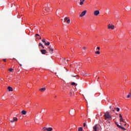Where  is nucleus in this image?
<instances>
[{
  "mask_svg": "<svg viewBox=\"0 0 131 131\" xmlns=\"http://www.w3.org/2000/svg\"><path fill=\"white\" fill-rule=\"evenodd\" d=\"M104 118L106 120H111L112 119V117H111V116L110 115V114L108 113V112H106L104 114Z\"/></svg>",
  "mask_w": 131,
  "mask_h": 131,
  "instance_id": "nucleus-1",
  "label": "nucleus"
},
{
  "mask_svg": "<svg viewBox=\"0 0 131 131\" xmlns=\"http://www.w3.org/2000/svg\"><path fill=\"white\" fill-rule=\"evenodd\" d=\"M115 27V25H111L110 24H108L107 25V28L108 29H112V30H113L114 29Z\"/></svg>",
  "mask_w": 131,
  "mask_h": 131,
  "instance_id": "nucleus-2",
  "label": "nucleus"
},
{
  "mask_svg": "<svg viewBox=\"0 0 131 131\" xmlns=\"http://www.w3.org/2000/svg\"><path fill=\"white\" fill-rule=\"evenodd\" d=\"M94 16H99L100 15V11L99 10H96L94 12Z\"/></svg>",
  "mask_w": 131,
  "mask_h": 131,
  "instance_id": "nucleus-3",
  "label": "nucleus"
},
{
  "mask_svg": "<svg viewBox=\"0 0 131 131\" xmlns=\"http://www.w3.org/2000/svg\"><path fill=\"white\" fill-rule=\"evenodd\" d=\"M85 14H86V10L83 11L81 14L79 15L80 17H83L84 16H85Z\"/></svg>",
  "mask_w": 131,
  "mask_h": 131,
  "instance_id": "nucleus-4",
  "label": "nucleus"
},
{
  "mask_svg": "<svg viewBox=\"0 0 131 131\" xmlns=\"http://www.w3.org/2000/svg\"><path fill=\"white\" fill-rule=\"evenodd\" d=\"M18 119L16 117H14L13 119L12 120H10V122H11L12 123H13V122H15L16 121H17Z\"/></svg>",
  "mask_w": 131,
  "mask_h": 131,
  "instance_id": "nucleus-5",
  "label": "nucleus"
},
{
  "mask_svg": "<svg viewBox=\"0 0 131 131\" xmlns=\"http://www.w3.org/2000/svg\"><path fill=\"white\" fill-rule=\"evenodd\" d=\"M49 53H50L51 54H53V52H54V49L52 48L51 46L49 47Z\"/></svg>",
  "mask_w": 131,
  "mask_h": 131,
  "instance_id": "nucleus-6",
  "label": "nucleus"
},
{
  "mask_svg": "<svg viewBox=\"0 0 131 131\" xmlns=\"http://www.w3.org/2000/svg\"><path fill=\"white\" fill-rule=\"evenodd\" d=\"M79 1H80V3H79L80 6H82L84 2H85V0H79Z\"/></svg>",
  "mask_w": 131,
  "mask_h": 131,
  "instance_id": "nucleus-7",
  "label": "nucleus"
},
{
  "mask_svg": "<svg viewBox=\"0 0 131 131\" xmlns=\"http://www.w3.org/2000/svg\"><path fill=\"white\" fill-rule=\"evenodd\" d=\"M98 129V125H95L94 127H93V130L94 131H97Z\"/></svg>",
  "mask_w": 131,
  "mask_h": 131,
  "instance_id": "nucleus-8",
  "label": "nucleus"
},
{
  "mask_svg": "<svg viewBox=\"0 0 131 131\" xmlns=\"http://www.w3.org/2000/svg\"><path fill=\"white\" fill-rule=\"evenodd\" d=\"M41 53L43 55H45V54H47V51L46 50H41Z\"/></svg>",
  "mask_w": 131,
  "mask_h": 131,
  "instance_id": "nucleus-9",
  "label": "nucleus"
},
{
  "mask_svg": "<svg viewBox=\"0 0 131 131\" xmlns=\"http://www.w3.org/2000/svg\"><path fill=\"white\" fill-rule=\"evenodd\" d=\"M7 90H8L9 92H13V88L11 86H8Z\"/></svg>",
  "mask_w": 131,
  "mask_h": 131,
  "instance_id": "nucleus-10",
  "label": "nucleus"
},
{
  "mask_svg": "<svg viewBox=\"0 0 131 131\" xmlns=\"http://www.w3.org/2000/svg\"><path fill=\"white\" fill-rule=\"evenodd\" d=\"M129 98H131V93H129L127 96V99H129Z\"/></svg>",
  "mask_w": 131,
  "mask_h": 131,
  "instance_id": "nucleus-11",
  "label": "nucleus"
},
{
  "mask_svg": "<svg viewBox=\"0 0 131 131\" xmlns=\"http://www.w3.org/2000/svg\"><path fill=\"white\" fill-rule=\"evenodd\" d=\"M21 113H22V114H23V115H26L27 112L26 111L23 110L21 111Z\"/></svg>",
  "mask_w": 131,
  "mask_h": 131,
  "instance_id": "nucleus-12",
  "label": "nucleus"
},
{
  "mask_svg": "<svg viewBox=\"0 0 131 131\" xmlns=\"http://www.w3.org/2000/svg\"><path fill=\"white\" fill-rule=\"evenodd\" d=\"M71 85H75L76 86V85H77V84H76V83L72 82L71 83Z\"/></svg>",
  "mask_w": 131,
  "mask_h": 131,
  "instance_id": "nucleus-13",
  "label": "nucleus"
},
{
  "mask_svg": "<svg viewBox=\"0 0 131 131\" xmlns=\"http://www.w3.org/2000/svg\"><path fill=\"white\" fill-rule=\"evenodd\" d=\"M47 131H53V128L52 127L47 128Z\"/></svg>",
  "mask_w": 131,
  "mask_h": 131,
  "instance_id": "nucleus-14",
  "label": "nucleus"
},
{
  "mask_svg": "<svg viewBox=\"0 0 131 131\" xmlns=\"http://www.w3.org/2000/svg\"><path fill=\"white\" fill-rule=\"evenodd\" d=\"M118 127H119V128H121L122 129L125 130V128H124V127H121V126H120L119 125H118Z\"/></svg>",
  "mask_w": 131,
  "mask_h": 131,
  "instance_id": "nucleus-15",
  "label": "nucleus"
},
{
  "mask_svg": "<svg viewBox=\"0 0 131 131\" xmlns=\"http://www.w3.org/2000/svg\"><path fill=\"white\" fill-rule=\"evenodd\" d=\"M47 7L48 8V9H46L45 8V11H47V12H49V11H50V5H47Z\"/></svg>",
  "mask_w": 131,
  "mask_h": 131,
  "instance_id": "nucleus-16",
  "label": "nucleus"
},
{
  "mask_svg": "<svg viewBox=\"0 0 131 131\" xmlns=\"http://www.w3.org/2000/svg\"><path fill=\"white\" fill-rule=\"evenodd\" d=\"M39 91H41V92H45V91H46V88H41L39 89Z\"/></svg>",
  "mask_w": 131,
  "mask_h": 131,
  "instance_id": "nucleus-17",
  "label": "nucleus"
},
{
  "mask_svg": "<svg viewBox=\"0 0 131 131\" xmlns=\"http://www.w3.org/2000/svg\"><path fill=\"white\" fill-rule=\"evenodd\" d=\"M69 19V17H65L64 19V22H66V21L68 20Z\"/></svg>",
  "mask_w": 131,
  "mask_h": 131,
  "instance_id": "nucleus-18",
  "label": "nucleus"
},
{
  "mask_svg": "<svg viewBox=\"0 0 131 131\" xmlns=\"http://www.w3.org/2000/svg\"><path fill=\"white\" fill-rule=\"evenodd\" d=\"M120 122H124V121H123V118H120Z\"/></svg>",
  "mask_w": 131,
  "mask_h": 131,
  "instance_id": "nucleus-19",
  "label": "nucleus"
},
{
  "mask_svg": "<svg viewBox=\"0 0 131 131\" xmlns=\"http://www.w3.org/2000/svg\"><path fill=\"white\" fill-rule=\"evenodd\" d=\"M70 96H74V93L72 92H71L70 93Z\"/></svg>",
  "mask_w": 131,
  "mask_h": 131,
  "instance_id": "nucleus-20",
  "label": "nucleus"
},
{
  "mask_svg": "<svg viewBox=\"0 0 131 131\" xmlns=\"http://www.w3.org/2000/svg\"><path fill=\"white\" fill-rule=\"evenodd\" d=\"M45 46H50V42H45Z\"/></svg>",
  "mask_w": 131,
  "mask_h": 131,
  "instance_id": "nucleus-21",
  "label": "nucleus"
},
{
  "mask_svg": "<svg viewBox=\"0 0 131 131\" xmlns=\"http://www.w3.org/2000/svg\"><path fill=\"white\" fill-rule=\"evenodd\" d=\"M95 54H96V55H100V51L95 52Z\"/></svg>",
  "mask_w": 131,
  "mask_h": 131,
  "instance_id": "nucleus-22",
  "label": "nucleus"
},
{
  "mask_svg": "<svg viewBox=\"0 0 131 131\" xmlns=\"http://www.w3.org/2000/svg\"><path fill=\"white\" fill-rule=\"evenodd\" d=\"M78 131H82V127H79Z\"/></svg>",
  "mask_w": 131,
  "mask_h": 131,
  "instance_id": "nucleus-23",
  "label": "nucleus"
},
{
  "mask_svg": "<svg viewBox=\"0 0 131 131\" xmlns=\"http://www.w3.org/2000/svg\"><path fill=\"white\" fill-rule=\"evenodd\" d=\"M43 130H48V128L47 127H44L43 128Z\"/></svg>",
  "mask_w": 131,
  "mask_h": 131,
  "instance_id": "nucleus-24",
  "label": "nucleus"
},
{
  "mask_svg": "<svg viewBox=\"0 0 131 131\" xmlns=\"http://www.w3.org/2000/svg\"><path fill=\"white\" fill-rule=\"evenodd\" d=\"M67 23L68 24H69L70 23V19L69 18V19L67 20Z\"/></svg>",
  "mask_w": 131,
  "mask_h": 131,
  "instance_id": "nucleus-25",
  "label": "nucleus"
},
{
  "mask_svg": "<svg viewBox=\"0 0 131 131\" xmlns=\"http://www.w3.org/2000/svg\"><path fill=\"white\" fill-rule=\"evenodd\" d=\"M42 42H44V43H46V39H42Z\"/></svg>",
  "mask_w": 131,
  "mask_h": 131,
  "instance_id": "nucleus-26",
  "label": "nucleus"
},
{
  "mask_svg": "<svg viewBox=\"0 0 131 131\" xmlns=\"http://www.w3.org/2000/svg\"><path fill=\"white\" fill-rule=\"evenodd\" d=\"M116 110H117V112H119V111H120V109H119V108H118V107H117Z\"/></svg>",
  "mask_w": 131,
  "mask_h": 131,
  "instance_id": "nucleus-27",
  "label": "nucleus"
},
{
  "mask_svg": "<svg viewBox=\"0 0 131 131\" xmlns=\"http://www.w3.org/2000/svg\"><path fill=\"white\" fill-rule=\"evenodd\" d=\"M42 43H39V47H42Z\"/></svg>",
  "mask_w": 131,
  "mask_h": 131,
  "instance_id": "nucleus-28",
  "label": "nucleus"
},
{
  "mask_svg": "<svg viewBox=\"0 0 131 131\" xmlns=\"http://www.w3.org/2000/svg\"><path fill=\"white\" fill-rule=\"evenodd\" d=\"M13 69H9V71H10V72H12V71H13Z\"/></svg>",
  "mask_w": 131,
  "mask_h": 131,
  "instance_id": "nucleus-29",
  "label": "nucleus"
},
{
  "mask_svg": "<svg viewBox=\"0 0 131 131\" xmlns=\"http://www.w3.org/2000/svg\"><path fill=\"white\" fill-rule=\"evenodd\" d=\"M119 116L120 118H123L122 116L121 115V114H119Z\"/></svg>",
  "mask_w": 131,
  "mask_h": 131,
  "instance_id": "nucleus-30",
  "label": "nucleus"
},
{
  "mask_svg": "<svg viewBox=\"0 0 131 131\" xmlns=\"http://www.w3.org/2000/svg\"><path fill=\"white\" fill-rule=\"evenodd\" d=\"M71 76L72 77H76V75H72Z\"/></svg>",
  "mask_w": 131,
  "mask_h": 131,
  "instance_id": "nucleus-31",
  "label": "nucleus"
},
{
  "mask_svg": "<svg viewBox=\"0 0 131 131\" xmlns=\"http://www.w3.org/2000/svg\"><path fill=\"white\" fill-rule=\"evenodd\" d=\"M35 36H36H36H39V34H36L35 35Z\"/></svg>",
  "mask_w": 131,
  "mask_h": 131,
  "instance_id": "nucleus-32",
  "label": "nucleus"
},
{
  "mask_svg": "<svg viewBox=\"0 0 131 131\" xmlns=\"http://www.w3.org/2000/svg\"><path fill=\"white\" fill-rule=\"evenodd\" d=\"M85 125H86V123H83V126H85Z\"/></svg>",
  "mask_w": 131,
  "mask_h": 131,
  "instance_id": "nucleus-33",
  "label": "nucleus"
},
{
  "mask_svg": "<svg viewBox=\"0 0 131 131\" xmlns=\"http://www.w3.org/2000/svg\"><path fill=\"white\" fill-rule=\"evenodd\" d=\"M3 61H4V62H6V61H7V60H6V59H3Z\"/></svg>",
  "mask_w": 131,
  "mask_h": 131,
  "instance_id": "nucleus-34",
  "label": "nucleus"
},
{
  "mask_svg": "<svg viewBox=\"0 0 131 131\" xmlns=\"http://www.w3.org/2000/svg\"><path fill=\"white\" fill-rule=\"evenodd\" d=\"M97 50H98L99 51H100V47H97Z\"/></svg>",
  "mask_w": 131,
  "mask_h": 131,
  "instance_id": "nucleus-35",
  "label": "nucleus"
},
{
  "mask_svg": "<svg viewBox=\"0 0 131 131\" xmlns=\"http://www.w3.org/2000/svg\"><path fill=\"white\" fill-rule=\"evenodd\" d=\"M83 49L84 50H85V49H86V47H83Z\"/></svg>",
  "mask_w": 131,
  "mask_h": 131,
  "instance_id": "nucleus-36",
  "label": "nucleus"
},
{
  "mask_svg": "<svg viewBox=\"0 0 131 131\" xmlns=\"http://www.w3.org/2000/svg\"><path fill=\"white\" fill-rule=\"evenodd\" d=\"M42 49H45V47H43V45H42V46H41Z\"/></svg>",
  "mask_w": 131,
  "mask_h": 131,
  "instance_id": "nucleus-37",
  "label": "nucleus"
},
{
  "mask_svg": "<svg viewBox=\"0 0 131 131\" xmlns=\"http://www.w3.org/2000/svg\"><path fill=\"white\" fill-rule=\"evenodd\" d=\"M116 125L117 126H118V124H117V123H116Z\"/></svg>",
  "mask_w": 131,
  "mask_h": 131,
  "instance_id": "nucleus-38",
  "label": "nucleus"
},
{
  "mask_svg": "<svg viewBox=\"0 0 131 131\" xmlns=\"http://www.w3.org/2000/svg\"><path fill=\"white\" fill-rule=\"evenodd\" d=\"M116 108H117V107H115L114 108L115 110H116Z\"/></svg>",
  "mask_w": 131,
  "mask_h": 131,
  "instance_id": "nucleus-39",
  "label": "nucleus"
},
{
  "mask_svg": "<svg viewBox=\"0 0 131 131\" xmlns=\"http://www.w3.org/2000/svg\"><path fill=\"white\" fill-rule=\"evenodd\" d=\"M39 39H41V37H40L39 38Z\"/></svg>",
  "mask_w": 131,
  "mask_h": 131,
  "instance_id": "nucleus-40",
  "label": "nucleus"
},
{
  "mask_svg": "<svg viewBox=\"0 0 131 131\" xmlns=\"http://www.w3.org/2000/svg\"><path fill=\"white\" fill-rule=\"evenodd\" d=\"M110 108H111V106H110Z\"/></svg>",
  "mask_w": 131,
  "mask_h": 131,
  "instance_id": "nucleus-41",
  "label": "nucleus"
},
{
  "mask_svg": "<svg viewBox=\"0 0 131 131\" xmlns=\"http://www.w3.org/2000/svg\"><path fill=\"white\" fill-rule=\"evenodd\" d=\"M20 66H22V64H20Z\"/></svg>",
  "mask_w": 131,
  "mask_h": 131,
  "instance_id": "nucleus-42",
  "label": "nucleus"
},
{
  "mask_svg": "<svg viewBox=\"0 0 131 131\" xmlns=\"http://www.w3.org/2000/svg\"><path fill=\"white\" fill-rule=\"evenodd\" d=\"M64 60H66L65 58H64Z\"/></svg>",
  "mask_w": 131,
  "mask_h": 131,
  "instance_id": "nucleus-43",
  "label": "nucleus"
},
{
  "mask_svg": "<svg viewBox=\"0 0 131 131\" xmlns=\"http://www.w3.org/2000/svg\"><path fill=\"white\" fill-rule=\"evenodd\" d=\"M75 66H76V64H75Z\"/></svg>",
  "mask_w": 131,
  "mask_h": 131,
  "instance_id": "nucleus-44",
  "label": "nucleus"
},
{
  "mask_svg": "<svg viewBox=\"0 0 131 131\" xmlns=\"http://www.w3.org/2000/svg\"><path fill=\"white\" fill-rule=\"evenodd\" d=\"M113 111H114V112L115 111H114V110H113Z\"/></svg>",
  "mask_w": 131,
  "mask_h": 131,
  "instance_id": "nucleus-45",
  "label": "nucleus"
}]
</instances>
